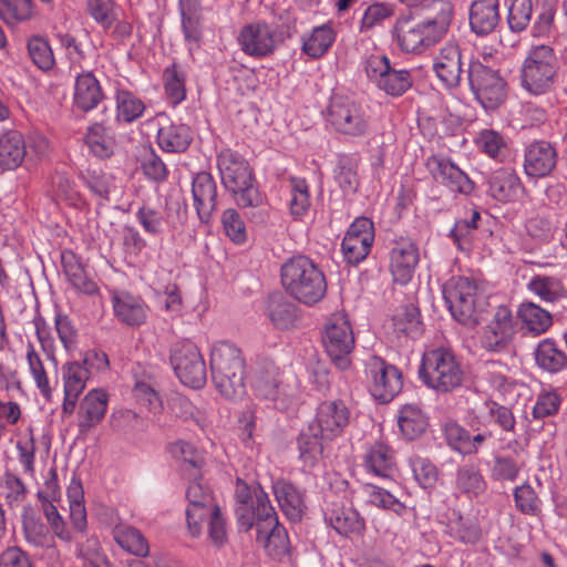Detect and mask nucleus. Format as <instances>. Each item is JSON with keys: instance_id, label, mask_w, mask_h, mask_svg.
<instances>
[{"instance_id": "nucleus-37", "label": "nucleus", "mask_w": 567, "mask_h": 567, "mask_svg": "<svg viewBox=\"0 0 567 567\" xmlns=\"http://www.w3.org/2000/svg\"><path fill=\"white\" fill-rule=\"evenodd\" d=\"M157 142L166 152H184L192 142L190 128L185 124H163L157 132Z\"/></svg>"}, {"instance_id": "nucleus-43", "label": "nucleus", "mask_w": 567, "mask_h": 567, "mask_svg": "<svg viewBox=\"0 0 567 567\" xmlns=\"http://www.w3.org/2000/svg\"><path fill=\"white\" fill-rule=\"evenodd\" d=\"M527 287L546 302H556L567 297V289L556 277L537 275L529 280Z\"/></svg>"}, {"instance_id": "nucleus-56", "label": "nucleus", "mask_w": 567, "mask_h": 567, "mask_svg": "<svg viewBox=\"0 0 567 567\" xmlns=\"http://www.w3.org/2000/svg\"><path fill=\"white\" fill-rule=\"evenodd\" d=\"M86 9L92 19L104 30H110L116 21L113 0H87Z\"/></svg>"}, {"instance_id": "nucleus-15", "label": "nucleus", "mask_w": 567, "mask_h": 567, "mask_svg": "<svg viewBox=\"0 0 567 567\" xmlns=\"http://www.w3.org/2000/svg\"><path fill=\"white\" fill-rule=\"evenodd\" d=\"M238 42L247 55L266 58L277 50L282 38L276 27L266 22H255L241 29Z\"/></svg>"}, {"instance_id": "nucleus-53", "label": "nucleus", "mask_w": 567, "mask_h": 567, "mask_svg": "<svg viewBox=\"0 0 567 567\" xmlns=\"http://www.w3.org/2000/svg\"><path fill=\"white\" fill-rule=\"evenodd\" d=\"M291 198L289 200L290 214L296 217H302L309 209L310 195L309 186L303 178H290Z\"/></svg>"}, {"instance_id": "nucleus-49", "label": "nucleus", "mask_w": 567, "mask_h": 567, "mask_svg": "<svg viewBox=\"0 0 567 567\" xmlns=\"http://www.w3.org/2000/svg\"><path fill=\"white\" fill-rule=\"evenodd\" d=\"M156 388L157 384L152 378L137 380L133 388L135 400L153 413H159L163 409V402Z\"/></svg>"}, {"instance_id": "nucleus-36", "label": "nucleus", "mask_w": 567, "mask_h": 567, "mask_svg": "<svg viewBox=\"0 0 567 567\" xmlns=\"http://www.w3.org/2000/svg\"><path fill=\"white\" fill-rule=\"evenodd\" d=\"M450 537L463 544H474L481 537V528L475 517L452 511L446 523Z\"/></svg>"}, {"instance_id": "nucleus-47", "label": "nucleus", "mask_w": 567, "mask_h": 567, "mask_svg": "<svg viewBox=\"0 0 567 567\" xmlns=\"http://www.w3.org/2000/svg\"><path fill=\"white\" fill-rule=\"evenodd\" d=\"M268 317L278 328H289L296 320V307L280 295H272L268 300Z\"/></svg>"}, {"instance_id": "nucleus-38", "label": "nucleus", "mask_w": 567, "mask_h": 567, "mask_svg": "<svg viewBox=\"0 0 567 567\" xmlns=\"http://www.w3.org/2000/svg\"><path fill=\"white\" fill-rule=\"evenodd\" d=\"M522 327L534 336L546 332L553 323L551 315L533 302H524L517 311Z\"/></svg>"}, {"instance_id": "nucleus-46", "label": "nucleus", "mask_w": 567, "mask_h": 567, "mask_svg": "<svg viewBox=\"0 0 567 567\" xmlns=\"http://www.w3.org/2000/svg\"><path fill=\"white\" fill-rule=\"evenodd\" d=\"M90 379V368L83 367L80 362H68L62 367V380L64 393L80 395L87 380Z\"/></svg>"}, {"instance_id": "nucleus-31", "label": "nucleus", "mask_w": 567, "mask_h": 567, "mask_svg": "<svg viewBox=\"0 0 567 567\" xmlns=\"http://www.w3.org/2000/svg\"><path fill=\"white\" fill-rule=\"evenodd\" d=\"M112 537L125 553L138 558L150 556V544L137 528L118 523L112 528Z\"/></svg>"}, {"instance_id": "nucleus-24", "label": "nucleus", "mask_w": 567, "mask_h": 567, "mask_svg": "<svg viewBox=\"0 0 567 567\" xmlns=\"http://www.w3.org/2000/svg\"><path fill=\"white\" fill-rule=\"evenodd\" d=\"M427 165L434 178L449 186L453 192L470 194L473 190L472 181L452 162L433 157Z\"/></svg>"}, {"instance_id": "nucleus-23", "label": "nucleus", "mask_w": 567, "mask_h": 567, "mask_svg": "<svg viewBox=\"0 0 567 567\" xmlns=\"http://www.w3.org/2000/svg\"><path fill=\"white\" fill-rule=\"evenodd\" d=\"M556 151L547 142H537L525 152L524 171L529 177H545L556 166Z\"/></svg>"}, {"instance_id": "nucleus-55", "label": "nucleus", "mask_w": 567, "mask_h": 567, "mask_svg": "<svg viewBox=\"0 0 567 567\" xmlns=\"http://www.w3.org/2000/svg\"><path fill=\"white\" fill-rule=\"evenodd\" d=\"M39 498L42 502V512L44 517L48 520L53 534L63 542L70 543L72 540V535L66 527V524L59 513L56 506L43 497L42 493H39Z\"/></svg>"}, {"instance_id": "nucleus-57", "label": "nucleus", "mask_w": 567, "mask_h": 567, "mask_svg": "<svg viewBox=\"0 0 567 567\" xmlns=\"http://www.w3.org/2000/svg\"><path fill=\"white\" fill-rule=\"evenodd\" d=\"M27 360L37 388L43 396L49 398L51 394L49 379L39 353L31 344L28 346Z\"/></svg>"}, {"instance_id": "nucleus-34", "label": "nucleus", "mask_w": 567, "mask_h": 567, "mask_svg": "<svg viewBox=\"0 0 567 567\" xmlns=\"http://www.w3.org/2000/svg\"><path fill=\"white\" fill-rule=\"evenodd\" d=\"M27 154V146L22 134L9 131L0 136V166L4 169H14L21 165Z\"/></svg>"}, {"instance_id": "nucleus-42", "label": "nucleus", "mask_w": 567, "mask_h": 567, "mask_svg": "<svg viewBox=\"0 0 567 567\" xmlns=\"http://www.w3.org/2000/svg\"><path fill=\"white\" fill-rule=\"evenodd\" d=\"M535 360L539 368L551 373L558 372L567 365V355L557 348L551 339H544L538 343Z\"/></svg>"}, {"instance_id": "nucleus-63", "label": "nucleus", "mask_w": 567, "mask_h": 567, "mask_svg": "<svg viewBox=\"0 0 567 567\" xmlns=\"http://www.w3.org/2000/svg\"><path fill=\"white\" fill-rule=\"evenodd\" d=\"M221 224L225 234L229 237L234 243L241 244L246 240V227L245 224L238 214V212L234 208H228L223 213Z\"/></svg>"}, {"instance_id": "nucleus-25", "label": "nucleus", "mask_w": 567, "mask_h": 567, "mask_svg": "<svg viewBox=\"0 0 567 567\" xmlns=\"http://www.w3.org/2000/svg\"><path fill=\"white\" fill-rule=\"evenodd\" d=\"M104 100L97 79L91 72L78 74L74 83L73 104L83 112L95 109Z\"/></svg>"}, {"instance_id": "nucleus-8", "label": "nucleus", "mask_w": 567, "mask_h": 567, "mask_svg": "<svg viewBox=\"0 0 567 567\" xmlns=\"http://www.w3.org/2000/svg\"><path fill=\"white\" fill-rule=\"evenodd\" d=\"M443 298L452 316L464 326L480 321L481 303L477 284L467 277H452L443 287Z\"/></svg>"}, {"instance_id": "nucleus-6", "label": "nucleus", "mask_w": 567, "mask_h": 567, "mask_svg": "<svg viewBox=\"0 0 567 567\" xmlns=\"http://www.w3.org/2000/svg\"><path fill=\"white\" fill-rule=\"evenodd\" d=\"M217 166L225 188L240 207H257L262 197L256 186L248 162L238 153L227 148L217 156Z\"/></svg>"}, {"instance_id": "nucleus-22", "label": "nucleus", "mask_w": 567, "mask_h": 567, "mask_svg": "<svg viewBox=\"0 0 567 567\" xmlns=\"http://www.w3.org/2000/svg\"><path fill=\"white\" fill-rule=\"evenodd\" d=\"M433 68L442 83L447 87H456L463 73L458 45L450 43L443 47L435 58Z\"/></svg>"}, {"instance_id": "nucleus-14", "label": "nucleus", "mask_w": 567, "mask_h": 567, "mask_svg": "<svg viewBox=\"0 0 567 567\" xmlns=\"http://www.w3.org/2000/svg\"><path fill=\"white\" fill-rule=\"evenodd\" d=\"M468 83L472 92L485 109L496 107L505 96V83L498 72L480 61L471 62Z\"/></svg>"}, {"instance_id": "nucleus-3", "label": "nucleus", "mask_w": 567, "mask_h": 567, "mask_svg": "<svg viewBox=\"0 0 567 567\" xmlns=\"http://www.w3.org/2000/svg\"><path fill=\"white\" fill-rule=\"evenodd\" d=\"M186 498L188 533L198 537L207 526L210 542L217 547L223 546L227 542L226 520L210 488L199 481H193L187 487Z\"/></svg>"}, {"instance_id": "nucleus-60", "label": "nucleus", "mask_w": 567, "mask_h": 567, "mask_svg": "<svg viewBox=\"0 0 567 567\" xmlns=\"http://www.w3.org/2000/svg\"><path fill=\"white\" fill-rule=\"evenodd\" d=\"M486 380L504 400L513 396L515 383L508 380L502 371V365L497 362H491L486 365Z\"/></svg>"}, {"instance_id": "nucleus-41", "label": "nucleus", "mask_w": 567, "mask_h": 567, "mask_svg": "<svg viewBox=\"0 0 567 567\" xmlns=\"http://www.w3.org/2000/svg\"><path fill=\"white\" fill-rule=\"evenodd\" d=\"M455 488L470 498L478 497L485 492L486 482L476 465L465 464L456 471Z\"/></svg>"}, {"instance_id": "nucleus-4", "label": "nucleus", "mask_w": 567, "mask_h": 567, "mask_svg": "<svg viewBox=\"0 0 567 567\" xmlns=\"http://www.w3.org/2000/svg\"><path fill=\"white\" fill-rule=\"evenodd\" d=\"M213 382L217 391L228 400H240L246 394L245 360L240 349L221 341L210 352Z\"/></svg>"}, {"instance_id": "nucleus-28", "label": "nucleus", "mask_w": 567, "mask_h": 567, "mask_svg": "<svg viewBox=\"0 0 567 567\" xmlns=\"http://www.w3.org/2000/svg\"><path fill=\"white\" fill-rule=\"evenodd\" d=\"M115 317L127 326H140L147 317L144 301L128 292H115L112 297Z\"/></svg>"}, {"instance_id": "nucleus-54", "label": "nucleus", "mask_w": 567, "mask_h": 567, "mask_svg": "<svg viewBox=\"0 0 567 567\" xmlns=\"http://www.w3.org/2000/svg\"><path fill=\"white\" fill-rule=\"evenodd\" d=\"M29 55L41 70H51L54 65V55L49 42L41 37H32L28 41Z\"/></svg>"}, {"instance_id": "nucleus-32", "label": "nucleus", "mask_w": 567, "mask_h": 567, "mask_svg": "<svg viewBox=\"0 0 567 567\" xmlns=\"http://www.w3.org/2000/svg\"><path fill=\"white\" fill-rule=\"evenodd\" d=\"M272 492L285 515L292 522L300 520L305 509L301 493L291 483L284 480L274 483Z\"/></svg>"}, {"instance_id": "nucleus-62", "label": "nucleus", "mask_w": 567, "mask_h": 567, "mask_svg": "<svg viewBox=\"0 0 567 567\" xmlns=\"http://www.w3.org/2000/svg\"><path fill=\"white\" fill-rule=\"evenodd\" d=\"M530 17V0H511L507 18L511 30L516 32L525 30L529 23Z\"/></svg>"}, {"instance_id": "nucleus-7", "label": "nucleus", "mask_w": 567, "mask_h": 567, "mask_svg": "<svg viewBox=\"0 0 567 567\" xmlns=\"http://www.w3.org/2000/svg\"><path fill=\"white\" fill-rule=\"evenodd\" d=\"M421 380L431 389L449 392L462 384L463 371L454 353L446 348L426 351L420 368Z\"/></svg>"}, {"instance_id": "nucleus-10", "label": "nucleus", "mask_w": 567, "mask_h": 567, "mask_svg": "<svg viewBox=\"0 0 567 567\" xmlns=\"http://www.w3.org/2000/svg\"><path fill=\"white\" fill-rule=\"evenodd\" d=\"M322 343L328 355L339 369L346 370L349 368V355L354 348V336L346 315L334 313L328 319Z\"/></svg>"}, {"instance_id": "nucleus-17", "label": "nucleus", "mask_w": 567, "mask_h": 567, "mask_svg": "<svg viewBox=\"0 0 567 567\" xmlns=\"http://www.w3.org/2000/svg\"><path fill=\"white\" fill-rule=\"evenodd\" d=\"M515 332L512 311L507 307L501 306L484 328L481 343L488 351H502L512 342Z\"/></svg>"}, {"instance_id": "nucleus-2", "label": "nucleus", "mask_w": 567, "mask_h": 567, "mask_svg": "<svg viewBox=\"0 0 567 567\" xmlns=\"http://www.w3.org/2000/svg\"><path fill=\"white\" fill-rule=\"evenodd\" d=\"M430 9L433 16L423 20L409 16L396 21L394 34L402 51L409 53L422 52L446 34L452 20V4L445 0H432Z\"/></svg>"}, {"instance_id": "nucleus-51", "label": "nucleus", "mask_w": 567, "mask_h": 567, "mask_svg": "<svg viewBox=\"0 0 567 567\" xmlns=\"http://www.w3.org/2000/svg\"><path fill=\"white\" fill-rule=\"evenodd\" d=\"M412 85V78L406 70H395L391 66L380 79L377 86L392 96L402 95Z\"/></svg>"}, {"instance_id": "nucleus-19", "label": "nucleus", "mask_w": 567, "mask_h": 567, "mask_svg": "<svg viewBox=\"0 0 567 567\" xmlns=\"http://www.w3.org/2000/svg\"><path fill=\"white\" fill-rule=\"evenodd\" d=\"M350 421V410L340 400L322 402L315 420L320 439H332L343 432Z\"/></svg>"}, {"instance_id": "nucleus-33", "label": "nucleus", "mask_w": 567, "mask_h": 567, "mask_svg": "<svg viewBox=\"0 0 567 567\" xmlns=\"http://www.w3.org/2000/svg\"><path fill=\"white\" fill-rule=\"evenodd\" d=\"M393 453L382 442L370 445L363 455V466L373 476L386 478L393 471Z\"/></svg>"}, {"instance_id": "nucleus-20", "label": "nucleus", "mask_w": 567, "mask_h": 567, "mask_svg": "<svg viewBox=\"0 0 567 567\" xmlns=\"http://www.w3.org/2000/svg\"><path fill=\"white\" fill-rule=\"evenodd\" d=\"M192 195L198 218L208 223L217 205V186L209 173L202 172L194 176Z\"/></svg>"}, {"instance_id": "nucleus-12", "label": "nucleus", "mask_w": 567, "mask_h": 567, "mask_svg": "<svg viewBox=\"0 0 567 567\" xmlns=\"http://www.w3.org/2000/svg\"><path fill=\"white\" fill-rule=\"evenodd\" d=\"M365 373L371 395L382 403L392 401L402 390L401 371L380 357H371L365 362Z\"/></svg>"}, {"instance_id": "nucleus-16", "label": "nucleus", "mask_w": 567, "mask_h": 567, "mask_svg": "<svg viewBox=\"0 0 567 567\" xmlns=\"http://www.w3.org/2000/svg\"><path fill=\"white\" fill-rule=\"evenodd\" d=\"M373 239V223L365 217L357 218L342 240L341 248L346 260L349 264L362 261L368 256Z\"/></svg>"}, {"instance_id": "nucleus-40", "label": "nucleus", "mask_w": 567, "mask_h": 567, "mask_svg": "<svg viewBox=\"0 0 567 567\" xmlns=\"http://www.w3.org/2000/svg\"><path fill=\"white\" fill-rule=\"evenodd\" d=\"M62 265L66 277L76 290L86 295L97 292L96 284L87 276L73 252L66 251L62 254Z\"/></svg>"}, {"instance_id": "nucleus-26", "label": "nucleus", "mask_w": 567, "mask_h": 567, "mask_svg": "<svg viewBox=\"0 0 567 567\" xmlns=\"http://www.w3.org/2000/svg\"><path fill=\"white\" fill-rule=\"evenodd\" d=\"M444 433L447 444L463 455L477 453L482 445L492 437L489 432L471 435L467 430L454 422L445 424Z\"/></svg>"}, {"instance_id": "nucleus-13", "label": "nucleus", "mask_w": 567, "mask_h": 567, "mask_svg": "<svg viewBox=\"0 0 567 567\" xmlns=\"http://www.w3.org/2000/svg\"><path fill=\"white\" fill-rule=\"evenodd\" d=\"M171 361L181 382L200 389L207 379L204 358L195 343L183 341L175 346Z\"/></svg>"}, {"instance_id": "nucleus-11", "label": "nucleus", "mask_w": 567, "mask_h": 567, "mask_svg": "<svg viewBox=\"0 0 567 567\" xmlns=\"http://www.w3.org/2000/svg\"><path fill=\"white\" fill-rule=\"evenodd\" d=\"M327 121L340 134L358 137L369 130V116L359 103L340 95L331 99Z\"/></svg>"}, {"instance_id": "nucleus-18", "label": "nucleus", "mask_w": 567, "mask_h": 567, "mask_svg": "<svg viewBox=\"0 0 567 567\" xmlns=\"http://www.w3.org/2000/svg\"><path fill=\"white\" fill-rule=\"evenodd\" d=\"M416 245L406 238L396 240L389 252V266L393 280L400 285L409 284L419 264Z\"/></svg>"}, {"instance_id": "nucleus-58", "label": "nucleus", "mask_w": 567, "mask_h": 567, "mask_svg": "<svg viewBox=\"0 0 567 567\" xmlns=\"http://www.w3.org/2000/svg\"><path fill=\"white\" fill-rule=\"evenodd\" d=\"M320 433L316 426L309 427V433L302 432L299 436L300 456L306 463H313L322 454V443L319 439Z\"/></svg>"}, {"instance_id": "nucleus-50", "label": "nucleus", "mask_w": 567, "mask_h": 567, "mask_svg": "<svg viewBox=\"0 0 567 567\" xmlns=\"http://www.w3.org/2000/svg\"><path fill=\"white\" fill-rule=\"evenodd\" d=\"M68 501L73 528L82 533L86 527V511L83 503V489L79 482H72L68 487Z\"/></svg>"}, {"instance_id": "nucleus-21", "label": "nucleus", "mask_w": 567, "mask_h": 567, "mask_svg": "<svg viewBox=\"0 0 567 567\" xmlns=\"http://www.w3.org/2000/svg\"><path fill=\"white\" fill-rule=\"evenodd\" d=\"M488 194L498 202H513L523 194V185L514 169L501 167L487 178Z\"/></svg>"}, {"instance_id": "nucleus-45", "label": "nucleus", "mask_w": 567, "mask_h": 567, "mask_svg": "<svg viewBox=\"0 0 567 567\" xmlns=\"http://www.w3.org/2000/svg\"><path fill=\"white\" fill-rule=\"evenodd\" d=\"M33 16V0H0V19L8 25L29 21Z\"/></svg>"}, {"instance_id": "nucleus-59", "label": "nucleus", "mask_w": 567, "mask_h": 567, "mask_svg": "<svg viewBox=\"0 0 567 567\" xmlns=\"http://www.w3.org/2000/svg\"><path fill=\"white\" fill-rule=\"evenodd\" d=\"M171 455L186 467L199 470L204 463L202 454L188 442L177 441L169 445Z\"/></svg>"}, {"instance_id": "nucleus-29", "label": "nucleus", "mask_w": 567, "mask_h": 567, "mask_svg": "<svg viewBox=\"0 0 567 567\" xmlns=\"http://www.w3.org/2000/svg\"><path fill=\"white\" fill-rule=\"evenodd\" d=\"M499 22L497 0H474L470 9V27L477 35L489 34Z\"/></svg>"}, {"instance_id": "nucleus-52", "label": "nucleus", "mask_w": 567, "mask_h": 567, "mask_svg": "<svg viewBox=\"0 0 567 567\" xmlns=\"http://www.w3.org/2000/svg\"><path fill=\"white\" fill-rule=\"evenodd\" d=\"M164 89L172 104L177 105L185 100V74L175 64L164 71Z\"/></svg>"}, {"instance_id": "nucleus-39", "label": "nucleus", "mask_w": 567, "mask_h": 567, "mask_svg": "<svg viewBox=\"0 0 567 567\" xmlns=\"http://www.w3.org/2000/svg\"><path fill=\"white\" fill-rule=\"evenodd\" d=\"M398 424L408 440H414L424 433L427 417L417 404H405L399 411Z\"/></svg>"}, {"instance_id": "nucleus-1", "label": "nucleus", "mask_w": 567, "mask_h": 567, "mask_svg": "<svg viewBox=\"0 0 567 567\" xmlns=\"http://www.w3.org/2000/svg\"><path fill=\"white\" fill-rule=\"evenodd\" d=\"M236 516L245 532L257 525V542L262 544L268 555L282 559L289 551V538L279 524L268 495L259 487H249L238 481L236 484Z\"/></svg>"}, {"instance_id": "nucleus-5", "label": "nucleus", "mask_w": 567, "mask_h": 567, "mask_svg": "<svg viewBox=\"0 0 567 567\" xmlns=\"http://www.w3.org/2000/svg\"><path fill=\"white\" fill-rule=\"evenodd\" d=\"M281 282L287 292L306 305L321 300L327 291L323 272L308 257L290 258L281 267Z\"/></svg>"}, {"instance_id": "nucleus-30", "label": "nucleus", "mask_w": 567, "mask_h": 567, "mask_svg": "<svg viewBox=\"0 0 567 567\" xmlns=\"http://www.w3.org/2000/svg\"><path fill=\"white\" fill-rule=\"evenodd\" d=\"M326 520L341 535L361 534L364 519L351 506L334 503L326 512Z\"/></svg>"}, {"instance_id": "nucleus-44", "label": "nucleus", "mask_w": 567, "mask_h": 567, "mask_svg": "<svg viewBox=\"0 0 567 567\" xmlns=\"http://www.w3.org/2000/svg\"><path fill=\"white\" fill-rule=\"evenodd\" d=\"M336 40V33L330 25L316 27L303 40L302 51L310 58H321Z\"/></svg>"}, {"instance_id": "nucleus-35", "label": "nucleus", "mask_w": 567, "mask_h": 567, "mask_svg": "<svg viewBox=\"0 0 567 567\" xmlns=\"http://www.w3.org/2000/svg\"><path fill=\"white\" fill-rule=\"evenodd\" d=\"M22 529L25 542L33 547L50 548L53 546V536L41 522L33 508L27 506L22 511Z\"/></svg>"}, {"instance_id": "nucleus-61", "label": "nucleus", "mask_w": 567, "mask_h": 567, "mask_svg": "<svg viewBox=\"0 0 567 567\" xmlns=\"http://www.w3.org/2000/svg\"><path fill=\"white\" fill-rule=\"evenodd\" d=\"M86 144L99 157H106L112 153V141L106 134V128L102 124L92 125L86 133Z\"/></svg>"}, {"instance_id": "nucleus-64", "label": "nucleus", "mask_w": 567, "mask_h": 567, "mask_svg": "<svg viewBox=\"0 0 567 567\" xmlns=\"http://www.w3.org/2000/svg\"><path fill=\"white\" fill-rule=\"evenodd\" d=\"M79 555L86 567H105L109 565L106 555L103 553L99 540L94 537L87 538L80 545Z\"/></svg>"}, {"instance_id": "nucleus-27", "label": "nucleus", "mask_w": 567, "mask_h": 567, "mask_svg": "<svg viewBox=\"0 0 567 567\" xmlns=\"http://www.w3.org/2000/svg\"><path fill=\"white\" fill-rule=\"evenodd\" d=\"M109 403V395L102 389H93L84 396L79 410V426L87 431L96 426L104 417Z\"/></svg>"}, {"instance_id": "nucleus-48", "label": "nucleus", "mask_w": 567, "mask_h": 567, "mask_svg": "<svg viewBox=\"0 0 567 567\" xmlns=\"http://www.w3.org/2000/svg\"><path fill=\"white\" fill-rule=\"evenodd\" d=\"M145 111L144 102L133 93L121 90L116 93V118L131 123L137 120Z\"/></svg>"}, {"instance_id": "nucleus-9", "label": "nucleus", "mask_w": 567, "mask_h": 567, "mask_svg": "<svg viewBox=\"0 0 567 567\" xmlns=\"http://www.w3.org/2000/svg\"><path fill=\"white\" fill-rule=\"evenodd\" d=\"M557 71V59L548 45H537L529 50L522 66L523 86L532 94L545 93L553 83Z\"/></svg>"}]
</instances>
